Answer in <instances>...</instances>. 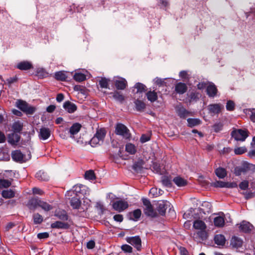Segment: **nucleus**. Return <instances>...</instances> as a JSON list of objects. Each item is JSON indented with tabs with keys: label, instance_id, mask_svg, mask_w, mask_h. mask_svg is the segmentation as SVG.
<instances>
[{
	"label": "nucleus",
	"instance_id": "1",
	"mask_svg": "<svg viewBox=\"0 0 255 255\" xmlns=\"http://www.w3.org/2000/svg\"><path fill=\"white\" fill-rule=\"evenodd\" d=\"M249 132L246 128H233L231 135L236 141H244L249 136Z\"/></svg>",
	"mask_w": 255,
	"mask_h": 255
},
{
	"label": "nucleus",
	"instance_id": "2",
	"mask_svg": "<svg viewBox=\"0 0 255 255\" xmlns=\"http://www.w3.org/2000/svg\"><path fill=\"white\" fill-rule=\"evenodd\" d=\"M115 133L121 135L125 139H129L131 134L128 128L124 124L118 123L115 127Z\"/></svg>",
	"mask_w": 255,
	"mask_h": 255
},
{
	"label": "nucleus",
	"instance_id": "3",
	"mask_svg": "<svg viewBox=\"0 0 255 255\" xmlns=\"http://www.w3.org/2000/svg\"><path fill=\"white\" fill-rule=\"evenodd\" d=\"M143 204L145 207L144 208V213L147 216L152 218L156 217L158 216L157 212L154 210L149 200L144 199L142 200Z\"/></svg>",
	"mask_w": 255,
	"mask_h": 255
},
{
	"label": "nucleus",
	"instance_id": "4",
	"mask_svg": "<svg viewBox=\"0 0 255 255\" xmlns=\"http://www.w3.org/2000/svg\"><path fill=\"white\" fill-rule=\"evenodd\" d=\"M17 107L27 114H32L35 111L34 108L29 106L25 101L21 100H18L16 102Z\"/></svg>",
	"mask_w": 255,
	"mask_h": 255
},
{
	"label": "nucleus",
	"instance_id": "5",
	"mask_svg": "<svg viewBox=\"0 0 255 255\" xmlns=\"http://www.w3.org/2000/svg\"><path fill=\"white\" fill-rule=\"evenodd\" d=\"M255 169V165L249 163H244L242 166H237L235 167L234 173L236 176H240L242 173H245L248 170Z\"/></svg>",
	"mask_w": 255,
	"mask_h": 255
},
{
	"label": "nucleus",
	"instance_id": "6",
	"mask_svg": "<svg viewBox=\"0 0 255 255\" xmlns=\"http://www.w3.org/2000/svg\"><path fill=\"white\" fill-rule=\"evenodd\" d=\"M126 241L131 245L133 246L136 249L139 251L141 249V240L139 236L127 237L126 238Z\"/></svg>",
	"mask_w": 255,
	"mask_h": 255
},
{
	"label": "nucleus",
	"instance_id": "7",
	"mask_svg": "<svg viewBox=\"0 0 255 255\" xmlns=\"http://www.w3.org/2000/svg\"><path fill=\"white\" fill-rule=\"evenodd\" d=\"M169 206L170 203L167 201H159L156 204V210L160 215L164 216L165 214L166 210Z\"/></svg>",
	"mask_w": 255,
	"mask_h": 255
},
{
	"label": "nucleus",
	"instance_id": "8",
	"mask_svg": "<svg viewBox=\"0 0 255 255\" xmlns=\"http://www.w3.org/2000/svg\"><path fill=\"white\" fill-rule=\"evenodd\" d=\"M112 206L115 210L121 212L128 208V204L127 201L120 200L114 202Z\"/></svg>",
	"mask_w": 255,
	"mask_h": 255
},
{
	"label": "nucleus",
	"instance_id": "9",
	"mask_svg": "<svg viewBox=\"0 0 255 255\" xmlns=\"http://www.w3.org/2000/svg\"><path fill=\"white\" fill-rule=\"evenodd\" d=\"M40 202V199L39 198L33 197L28 200L26 206L29 210L34 211L39 207Z\"/></svg>",
	"mask_w": 255,
	"mask_h": 255
},
{
	"label": "nucleus",
	"instance_id": "10",
	"mask_svg": "<svg viewBox=\"0 0 255 255\" xmlns=\"http://www.w3.org/2000/svg\"><path fill=\"white\" fill-rule=\"evenodd\" d=\"M12 159L18 162L22 163L25 162L24 159V155L19 150H15L11 152Z\"/></svg>",
	"mask_w": 255,
	"mask_h": 255
},
{
	"label": "nucleus",
	"instance_id": "11",
	"mask_svg": "<svg viewBox=\"0 0 255 255\" xmlns=\"http://www.w3.org/2000/svg\"><path fill=\"white\" fill-rule=\"evenodd\" d=\"M16 68L23 71L28 70L33 68L31 62L28 61H22L18 63L16 66Z\"/></svg>",
	"mask_w": 255,
	"mask_h": 255
},
{
	"label": "nucleus",
	"instance_id": "12",
	"mask_svg": "<svg viewBox=\"0 0 255 255\" xmlns=\"http://www.w3.org/2000/svg\"><path fill=\"white\" fill-rule=\"evenodd\" d=\"M70 227V225L64 221H56L51 224L52 229L67 230Z\"/></svg>",
	"mask_w": 255,
	"mask_h": 255
},
{
	"label": "nucleus",
	"instance_id": "13",
	"mask_svg": "<svg viewBox=\"0 0 255 255\" xmlns=\"http://www.w3.org/2000/svg\"><path fill=\"white\" fill-rule=\"evenodd\" d=\"M63 108L69 113H74L77 109V106L70 101H67L63 104Z\"/></svg>",
	"mask_w": 255,
	"mask_h": 255
},
{
	"label": "nucleus",
	"instance_id": "14",
	"mask_svg": "<svg viewBox=\"0 0 255 255\" xmlns=\"http://www.w3.org/2000/svg\"><path fill=\"white\" fill-rule=\"evenodd\" d=\"M114 84L117 90H123L125 89L127 86V81L125 78H120L118 80L114 81Z\"/></svg>",
	"mask_w": 255,
	"mask_h": 255
},
{
	"label": "nucleus",
	"instance_id": "15",
	"mask_svg": "<svg viewBox=\"0 0 255 255\" xmlns=\"http://www.w3.org/2000/svg\"><path fill=\"white\" fill-rule=\"evenodd\" d=\"M20 139V136L18 133L13 132L8 134L7 141L12 145H15L19 141Z\"/></svg>",
	"mask_w": 255,
	"mask_h": 255
},
{
	"label": "nucleus",
	"instance_id": "16",
	"mask_svg": "<svg viewBox=\"0 0 255 255\" xmlns=\"http://www.w3.org/2000/svg\"><path fill=\"white\" fill-rule=\"evenodd\" d=\"M218 90L216 86L213 84L211 83L207 87L206 92L207 94L209 97H214L216 96Z\"/></svg>",
	"mask_w": 255,
	"mask_h": 255
},
{
	"label": "nucleus",
	"instance_id": "17",
	"mask_svg": "<svg viewBox=\"0 0 255 255\" xmlns=\"http://www.w3.org/2000/svg\"><path fill=\"white\" fill-rule=\"evenodd\" d=\"M187 90V85L182 82L177 83L175 86V92L179 94H183L185 93Z\"/></svg>",
	"mask_w": 255,
	"mask_h": 255
},
{
	"label": "nucleus",
	"instance_id": "18",
	"mask_svg": "<svg viewBox=\"0 0 255 255\" xmlns=\"http://www.w3.org/2000/svg\"><path fill=\"white\" fill-rule=\"evenodd\" d=\"M253 225L249 222L246 221H243L239 227L241 231L244 233H249L252 231Z\"/></svg>",
	"mask_w": 255,
	"mask_h": 255
},
{
	"label": "nucleus",
	"instance_id": "19",
	"mask_svg": "<svg viewBox=\"0 0 255 255\" xmlns=\"http://www.w3.org/2000/svg\"><path fill=\"white\" fill-rule=\"evenodd\" d=\"M82 126L81 124L78 123H74L69 129L70 137L74 138V135L77 134L81 129Z\"/></svg>",
	"mask_w": 255,
	"mask_h": 255
},
{
	"label": "nucleus",
	"instance_id": "20",
	"mask_svg": "<svg viewBox=\"0 0 255 255\" xmlns=\"http://www.w3.org/2000/svg\"><path fill=\"white\" fill-rule=\"evenodd\" d=\"M209 112L210 114H218L221 109V105L219 104H210L208 107Z\"/></svg>",
	"mask_w": 255,
	"mask_h": 255
},
{
	"label": "nucleus",
	"instance_id": "21",
	"mask_svg": "<svg viewBox=\"0 0 255 255\" xmlns=\"http://www.w3.org/2000/svg\"><path fill=\"white\" fill-rule=\"evenodd\" d=\"M50 130L48 128H42L40 129L39 137L40 139L46 140L50 135Z\"/></svg>",
	"mask_w": 255,
	"mask_h": 255
},
{
	"label": "nucleus",
	"instance_id": "22",
	"mask_svg": "<svg viewBox=\"0 0 255 255\" xmlns=\"http://www.w3.org/2000/svg\"><path fill=\"white\" fill-rule=\"evenodd\" d=\"M80 198L81 197L75 196L71 199L70 203L73 209H79L81 204Z\"/></svg>",
	"mask_w": 255,
	"mask_h": 255
},
{
	"label": "nucleus",
	"instance_id": "23",
	"mask_svg": "<svg viewBox=\"0 0 255 255\" xmlns=\"http://www.w3.org/2000/svg\"><path fill=\"white\" fill-rule=\"evenodd\" d=\"M59 220L62 221H66L69 219V216L65 210L56 211L54 215Z\"/></svg>",
	"mask_w": 255,
	"mask_h": 255
},
{
	"label": "nucleus",
	"instance_id": "24",
	"mask_svg": "<svg viewBox=\"0 0 255 255\" xmlns=\"http://www.w3.org/2000/svg\"><path fill=\"white\" fill-rule=\"evenodd\" d=\"M134 103L135 109L137 111L139 112L144 111L146 107V105L143 101L137 99L134 101Z\"/></svg>",
	"mask_w": 255,
	"mask_h": 255
},
{
	"label": "nucleus",
	"instance_id": "25",
	"mask_svg": "<svg viewBox=\"0 0 255 255\" xmlns=\"http://www.w3.org/2000/svg\"><path fill=\"white\" fill-rule=\"evenodd\" d=\"M176 112L178 116L183 119L189 116L190 114V112L183 107H178L176 108Z\"/></svg>",
	"mask_w": 255,
	"mask_h": 255
},
{
	"label": "nucleus",
	"instance_id": "26",
	"mask_svg": "<svg viewBox=\"0 0 255 255\" xmlns=\"http://www.w3.org/2000/svg\"><path fill=\"white\" fill-rule=\"evenodd\" d=\"M193 227L197 230H205L206 225L203 221L196 220L193 223Z\"/></svg>",
	"mask_w": 255,
	"mask_h": 255
},
{
	"label": "nucleus",
	"instance_id": "27",
	"mask_svg": "<svg viewBox=\"0 0 255 255\" xmlns=\"http://www.w3.org/2000/svg\"><path fill=\"white\" fill-rule=\"evenodd\" d=\"M35 177L40 181H47L49 180V177L47 173L42 170L37 172L35 175Z\"/></svg>",
	"mask_w": 255,
	"mask_h": 255
},
{
	"label": "nucleus",
	"instance_id": "28",
	"mask_svg": "<svg viewBox=\"0 0 255 255\" xmlns=\"http://www.w3.org/2000/svg\"><path fill=\"white\" fill-rule=\"evenodd\" d=\"M54 77L56 80L61 81H66L68 78L66 72L63 71L55 72Z\"/></svg>",
	"mask_w": 255,
	"mask_h": 255
},
{
	"label": "nucleus",
	"instance_id": "29",
	"mask_svg": "<svg viewBox=\"0 0 255 255\" xmlns=\"http://www.w3.org/2000/svg\"><path fill=\"white\" fill-rule=\"evenodd\" d=\"M146 96L147 97V100L152 103L156 101L157 100L158 98L157 93L155 92L154 91H148L146 93Z\"/></svg>",
	"mask_w": 255,
	"mask_h": 255
},
{
	"label": "nucleus",
	"instance_id": "30",
	"mask_svg": "<svg viewBox=\"0 0 255 255\" xmlns=\"http://www.w3.org/2000/svg\"><path fill=\"white\" fill-rule=\"evenodd\" d=\"M173 181L179 187L184 186L187 184V181L180 176H177L174 178Z\"/></svg>",
	"mask_w": 255,
	"mask_h": 255
},
{
	"label": "nucleus",
	"instance_id": "31",
	"mask_svg": "<svg viewBox=\"0 0 255 255\" xmlns=\"http://www.w3.org/2000/svg\"><path fill=\"white\" fill-rule=\"evenodd\" d=\"M215 243L220 246H224L225 244L226 239L224 236L218 234L216 235L214 237Z\"/></svg>",
	"mask_w": 255,
	"mask_h": 255
},
{
	"label": "nucleus",
	"instance_id": "32",
	"mask_svg": "<svg viewBox=\"0 0 255 255\" xmlns=\"http://www.w3.org/2000/svg\"><path fill=\"white\" fill-rule=\"evenodd\" d=\"M12 128L14 133H20L22 130L23 124L19 121L15 122L13 124Z\"/></svg>",
	"mask_w": 255,
	"mask_h": 255
},
{
	"label": "nucleus",
	"instance_id": "33",
	"mask_svg": "<svg viewBox=\"0 0 255 255\" xmlns=\"http://www.w3.org/2000/svg\"><path fill=\"white\" fill-rule=\"evenodd\" d=\"M1 195L5 199L11 198L14 197L15 192L11 189L4 190L1 192Z\"/></svg>",
	"mask_w": 255,
	"mask_h": 255
},
{
	"label": "nucleus",
	"instance_id": "34",
	"mask_svg": "<svg viewBox=\"0 0 255 255\" xmlns=\"http://www.w3.org/2000/svg\"><path fill=\"white\" fill-rule=\"evenodd\" d=\"M188 126L193 128L201 124V121L199 119L189 118L187 119Z\"/></svg>",
	"mask_w": 255,
	"mask_h": 255
},
{
	"label": "nucleus",
	"instance_id": "35",
	"mask_svg": "<svg viewBox=\"0 0 255 255\" xmlns=\"http://www.w3.org/2000/svg\"><path fill=\"white\" fill-rule=\"evenodd\" d=\"M214 223L216 227H222L225 224L224 218L221 216L216 217L214 219Z\"/></svg>",
	"mask_w": 255,
	"mask_h": 255
},
{
	"label": "nucleus",
	"instance_id": "36",
	"mask_svg": "<svg viewBox=\"0 0 255 255\" xmlns=\"http://www.w3.org/2000/svg\"><path fill=\"white\" fill-rule=\"evenodd\" d=\"M231 245L235 248L241 247L242 246V241L240 238L233 237L231 240Z\"/></svg>",
	"mask_w": 255,
	"mask_h": 255
},
{
	"label": "nucleus",
	"instance_id": "37",
	"mask_svg": "<svg viewBox=\"0 0 255 255\" xmlns=\"http://www.w3.org/2000/svg\"><path fill=\"white\" fill-rule=\"evenodd\" d=\"M106 130L104 128H101L97 130L95 136L97 137V138H98L100 141L103 142L106 136Z\"/></svg>",
	"mask_w": 255,
	"mask_h": 255
},
{
	"label": "nucleus",
	"instance_id": "38",
	"mask_svg": "<svg viewBox=\"0 0 255 255\" xmlns=\"http://www.w3.org/2000/svg\"><path fill=\"white\" fill-rule=\"evenodd\" d=\"M216 175L221 179L224 178L227 175L226 169L222 167H219L215 170Z\"/></svg>",
	"mask_w": 255,
	"mask_h": 255
},
{
	"label": "nucleus",
	"instance_id": "39",
	"mask_svg": "<svg viewBox=\"0 0 255 255\" xmlns=\"http://www.w3.org/2000/svg\"><path fill=\"white\" fill-rule=\"evenodd\" d=\"M141 214V212L140 209L135 210L130 213L129 219L134 221H137L140 218Z\"/></svg>",
	"mask_w": 255,
	"mask_h": 255
},
{
	"label": "nucleus",
	"instance_id": "40",
	"mask_svg": "<svg viewBox=\"0 0 255 255\" xmlns=\"http://www.w3.org/2000/svg\"><path fill=\"white\" fill-rule=\"evenodd\" d=\"M110 80L105 77H102L99 80V84L100 86L102 88L108 89L109 88V83Z\"/></svg>",
	"mask_w": 255,
	"mask_h": 255
},
{
	"label": "nucleus",
	"instance_id": "41",
	"mask_svg": "<svg viewBox=\"0 0 255 255\" xmlns=\"http://www.w3.org/2000/svg\"><path fill=\"white\" fill-rule=\"evenodd\" d=\"M33 223L34 224H40L43 221V217L39 213H34L32 215Z\"/></svg>",
	"mask_w": 255,
	"mask_h": 255
},
{
	"label": "nucleus",
	"instance_id": "42",
	"mask_svg": "<svg viewBox=\"0 0 255 255\" xmlns=\"http://www.w3.org/2000/svg\"><path fill=\"white\" fill-rule=\"evenodd\" d=\"M126 150L130 154H134L136 151L135 146L131 143H128L126 144Z\"/></svg>",
	"mask_w": 255,
	"mask_h": 255
},
{
	"label": "nucleus",
	"instance_id": "43",
	"mask_svg": "<svg viewBox=\"0 0 255 255\" xmlns=\"http://www.w3.org/2000/svg\"><path fill=\"white\" fill-rule=\"evenodd\" d=\"M111 94L113 95V98L116 100L121 103H122L125 100L124 96L122 94H121V93L119 92L115 91L113 93H111Z\"/></svg>",
	"mask_w": 255,
	"mask_h": 255
},
{
	"label": "nucleus",
	"instance_id": "44",
	"mask_svg": "<svg viewBox=\"0 0 255 255\" xmlns=\"http://www.w3.org/2000/svg\"><path fill=\"white\" fill-rule=\"evenodd\" d=\"M39 207H41L43 210H44L45 211H49L52 210L53 208L51 205H50L47 202L41 200L39 205Z\"/></svg>",
	"mask_w": 255,
	"mask_h": 255
},
{
	"label": "nucleus",
	"instance_id": "45",
	"mask_svg": "<svg viewBox=\"0 0 255 255\" xmlns=\"http://www.w3.org/2000/svg\"><path fill=\"white\" fill-rule=\"evenodd\" d=\"M85 178L89 180H93L96 179V176L93 170H89L86 171Z\"/></svg>",
	"mask_w": 255,
	"mask_h": 255
},
{
	"label": "nucleus",
	"instance_id": "46",
	"mask_svg": "<svg viewBox=\"0 0 255 255\" xmlns=\"http://www.w3.org/2000/svg\"><path fill=\"white\" fill-rule=\"evenodd\" d=\"M134 88L137 89L136 93H138L145 92L146 87L144 84L141 83H137L135 84Z\"/></svg>",
	"mask_w": 255,
	"mask_h": 255
},
{
	"label": "nucleus",
	"instance_id": "47",
	"mask_svg": "<svg viewBox=\"0 0 255 255\" xmlns=\"http://www.w3.org/2000/svg\"><path fill=\"white\" fill-rule=\"evenodd\" d=\"M161 181L162 184L166 187H171L172 185L171 179L168 176H162Z\"/></svg>",
	"mask_w": 255,
	"mask_h": 255
},
{
	"label": "nucleus",
	"instance_id": "48",
	"mask_svg": "<svg viewBox=\"0 0 255 255\" xmlns=\"http://www.w3.org/2000/svg\"><path fill=\"white\" fill-rule=\"evenodd\" d=\"M11 182L7 179H0V189L6 188L10 186Z\"/></svg>",
	"mask_w": 255,
	"mask_h": 255
},
{
	"label": "nucleus",
	"instance_id": "49",
	"mask_svg": "<svg viewBox=\"0 0 255 255\" xmlns=\"http://www.w3.org/2000/svg\"><path fill=\"white\" fill-rule=\"evenodd\" d=\"M200 94L198 92H191L189 95L190 102H197L199 99Z\"/></svg>",
	"mask_w": 255,
	"mask_h": 255
},
{
	"label": "nucleus",
	"instance_id": "50",
	"mask_svg": "<svg viewBox=\"0 0 255 255\" xmlns=\"http://www.w3.org/2000/svg\"><path fill=\"white\" fill-rule=\"evenodd\" d=\"M73 78L75 81L80 82L86 79V76L84 74L77 73L74 74Z\"/></svg>",
	"mask_w": 255,
	"mask_h": 255
},
{
	"label": "nucleus",
	"instance_id": "51",
	"mask_svg": "<svg viewBox=\"0 0 255 255\" xmlns=\"http://www.w3.org/2000/svg\"><path fill=\"white\" fill-rule=\"evenodd\" d=\"M247 151L245 146L238 147L234 149L235 154L236 155H241Z\"/></svg>",
	"mask_w": 255,
	"mask_h": 255
},
{
	"label": "nucleus",
	"instance_id": "52",
	"mask_svg": "<svg viewBox=\"0 0 255 255\" xmlns=\"http://www.w3.org/2000/svg\"><path fill=\"white\" fill-rule=\"evenodd\" d=\"M223 127V124L221 123H215L213 126V129L215 132H218L222 130Z\"/></svg>",
	"mask_w": 255,
	"mask_h": 255
},
{
	"label": "nucleus",
	"instance_id": "53",
	"mask_svg": "<svg viewBox=\"0 0 255 255\" xmlns=\"http://www.w3.org/2000/svg\"><path fill=\"white\" fill-rule=\"evenodd\" d=\"M83 185H77L73 187V193L75 194V196L81 197L80 192Z\"/></svg>",
	"mask_w": 255,
	"mask_h": 255
},
{
	"label": "nucleus",
	"instance_id": "54",
	"mask_svg": "<svg viewBox=\"0 0 255 255\" xmlns=\"http://www.w3.org/2000/svg\"><path fill=\"white\" fill-rule=\"evenodd\" d=\"M212 185L216 188H226V182L222 181H216L212 183Z\"/></svg>",
	"mask_w": 255,
	"mask_h": 255
},
{
	"label": "nucleus",
	"instance_id": "55",
	"mask_svg": "<svg viewBox=\"0 0 255 255\" xmlns=\"http://www.w3.org/2000/svg\"><path fill=\"white\" fill-rule=\"evenodd\" d=\"M121 249L125 253H131L132 252V248L128 245H123L121 247Z\"/></svg>",
	"mask_w": 255,
	"mask_h": 255
},
{
	"label": "nucleus",
	"instance_id": "56",
	"mask_svg": "<svg viewBox=\"0 0 255 255\" xmlns=\"http://www.w3.org/2000/svg\"><path fill=\"white\" fill-rule=\"evenodd\" d=\"M235 103L232 101H228L226 104V109L229 111H234L235 109Z\"/></svg>",
	"mask_w": 255,
	"mask_h": 255
},
{
	"label": "nucleus",
	"instance_id": "57",
	"mask_svg": "<svg viewBox=\"0 0 255 255\" xmlns=\"http://www.w3.org/2000/svg\"><path fill=\"white\" fill-rule=\"evenodd\" d=\"M249 181L248 180H244L239 184V187L241 190H247L249 187Z\"/></svg>",
	"mask_w": 255,
	"mask_h": 255
},
{
	"label": "nucleus",
	"instance_id": "58",
	"mask_svg": "<svg viewBox=\"0 0 255 255\" xmlns=\"http://www.w3.org/2000/svg\"><path fill=\"white\" fill-rule=\"evenodd\" d=\"M90 194V191L89 189L86 186L83 185L82 187L80 195H82L83 196H87L89 195Z\"/></svg>",
	"mask_w": 255,
	"mask_h": 255
},
{
	"label": "nucleus",
	"instance_id": "59",
	"mask_svg": "<svg viewBox=\"0 0 255 255\" xmlns=\"http://www.w3.org/2000/svg\"><path fill=\"white\" fill-rule=\"evenodd\" d=\"M165 79H161L158 77H156L154 79V81L156 85L161 86L166 84V83L164 81Z\"/></svg>",
	"mask_w": 255,
	"mask_h": 255
},
{
	"label": "nucleus",
	"instance_id": "60",
	"mask_svg": "<svg viewBox=\"0 0 255 255\" xmlns=\"http://www.w3.org/2000/svg\"><path fill=\"white\" fill-rule=\"evenodd\" d=\"M100 142V141L98 138H97V137L94 135V137L91 139L90 144L91 145V146H94L96 144H99Z\"/></svg>",
	"mask_w": 255,
	"mask_h": 255
},
{
	"label": "nucleus",
	"instance_id": "61",
	"mask_svg": "<svg viewBox=\"0 0 255 255\" xmlns=\"http://www.w3.org/2000/svg\"><path fill=\"white\" fill-rule=\"evenodd\" d=\"M18 78L17 77L15 76L13 77H9L6 79V82L7 84L10 86L12 84L16 82L17 81Z\"/></svg>",
	"mask_w": 255,
	"mask_h": 255
},
{
	"label": "nucleus",
	"instance_id": "62",
	"mask_svg": "<svg viewBox=\"0 0 255 255\" xmlns=\"http://www.w3.org/2000/svg\"><path fill=\"white\" fill-rule=\"evenodd\" d=\"M37 237L39 239H45L48 238L49 235L47 232H43L38 234Z\"/></svg>",
	"mask_w": 255,
	"mask_h": 255
},
{
	"label": "nucleus",
	"instance_id": "63",
	"mask_svg": "<svg viewBox=\"0 0 255 255\" xmlns=\"http://www.w3.org/2000/svg\"><path fill=\"white\" fill-rule=\"evenodd\" d=\"M150 139V136L146 134H142L140 138V141L141 143H144L148 141Z\"/></svg>",
	"mask_w": 255,
	"mask_h": 255
},
{
	"label": "nucleus",
	"instance_id": "64",
	"mask_svg": "<svg viewBox=\"0 0 255 255\" xmlns=\"http://www.w3.org/2000/svg\"><path fill=\"white\" fill-rule=\"evenodd\" d=\"M198 236L202 240H204L207 238V234L205 230H200L197 232Z\"/></svg>",
	"mask_w": 255,
	"mask_h": 255
}]
</instances>
